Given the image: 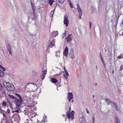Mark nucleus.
Segmentation results:
<instances>
[{
    "instance_id": "2f4dec72",
    "label": "nucleus",
    "mask_w": 123,
    "mask_h": 123,
    "mask_svg": "<svg viewBox=\"0 0 123 123\" xmlns=\"http://www.w3.org/2000/svg\"><path fill=\"white\" fill-rule=\"evenodd\" d=\"M47 70H43L42 72V74L45 75H46L47 73Z\"/></svg>"
},
{
    "instance_id": "f8f14e48",
    "label": "nucleus",
    "mask_w": 123,
    "mask_h": 123,
    "mask_svg": "<svg viewBox=\"0 0 123 123\" xmlns=\"http://www.w3.org/2000/svg\"><path fill=\"white\" fill-rule=\"evenodd\" d=\"M80 120V123H86L85 118L83 116L82 117Z\"/></svg>"
},
{
    "instance_id": "cd10ccee",
    "label": "nucleus",
    "mask_w": 123,
    "mask_h": 123,
    "mask_svg": "<svg viewBox=\"0 0 123 123\" xmlns=\"http://www.w3.org/2000/svg\"><path fill=\"white\" fill-rule=\"evenodd\" d=\"M120 16L119 14H118L117 16L116 17V19H117V21L115 23L116 24H117V22L118 21V20L119 18V17Z\"/></svg>"
},
{
    "instance_id": "4be33fe9",
    "label": "nucleus",
    "mask_w": 123,
    "mask_h": 123,
    "mask_svg": "<svg viewBox=\"0 0 123 123\" xmlns=\"http://www.w3.org/2000/svg\"><path fill=\"white\" fill-rule=\"evenodd\" d=\"M46 116L45 118L44 117L43 118V120L41 121V123H45L47 121V119H46Z\"/></svg>"
},
{
    "instance_id": "72a5a7b5",
    "label": "nucleus",
    "mask_w": 123,
    "mask_h": 123,
    "mask_svg": "<svg viewBox=\"0 0 123 123\" xmlns=\"http://www.w3.org/2000/svg\"><path fill=\"white\" fill-rule=\"evenodd\" d=\"M66 39L68 42L70 43L72 41V39Z\"/></svg>"
},
{
    "instance_id": "423d86ee",
    "label": "nucleus",
    "mask_w": 123,
    "mask_h": 123,
    "mask_svg": "<svg viewBox=\"0 0 123 123\" xmlns=\"http://www.w3.org/2000/svg\"><path fill=\"white\" fill-rule=\"evenodd\" d=\"M15 89V87L14 85L12 84L10 85L8 88H7V90L9 91H12Z\"/></svg>"
},
{
    "instance_id": "4d7b16f0",
    "label": "nucleus",
    "mask_w": 123,
    "mask_h": 123,
    "mask_svg": "<svg viewBox=\"0 0 123 123\" xmlns=\"http://www.w3.org/2000/svg\"><path fill=\"white\" fill-rule=\"evenodd\" d=\"M15 112L18 113H19V110L18 109H17V110H15Z\"/></svg>"
},
{
    "instance_id": "bb28decb",
    "label": "nucleus",
    "mask_w": 123,
    "mask_h": 123,
    "mask_svg": "<svg viewBox=\"0 0 123 123\" xmlns=\"http://www.w3.org/2000/svg\"><path fill=\"white\" fill-rule=\"evenodd\" d=\"M53 0H49V3L50 6H52L53 4Z\"/></svg>"
},
{
    "instance_id": "79ce46f5",
    "label": "nucleus",
    "mask_w": 123,
    "mask_h": 123,
    "mask_svg": "<svg viewBox=\"0 0 123 123\" xmlns=\"http://www.w3.org/2000/svg\"><path fill=\"white\" fill-rule=\"evenodd\" d=\"M2 93L4 95H5V96L7 98V97L6 96V93L5 91H4V92H2Z\"/></svg>"
},
{
    "instance_id": "2eb2a0df",
    "label": "nucleus",
    "mask_w": 123,
    "mask_h": 123,
    "mask_svg": "<svg viewBox=\"0 0 123 123\" xmlns=\"http://www.w3.org/2000/svg\"><path fill=\"white\" fill-rule=\"evenodd\" d=\"M115 121L116 122L115 123H120V121L117 116L115 117Z\"/></svg>"
},
{
    "instance_id": "e2e57ef3",
    "label": "nucleus",
    "mask_w": 123,
    "mask_h": 123,
    "mask_svg": "<svg viewBox=\"0 0 123 123\" xmlns=\"http://www.w3.org/2000/svg\"><path fill=\"white\" fill-rule=\"evenodd\" d=\"M64 76L65 77V78H66V80H67V81H68V76Z\"/></svg>"
},
{
    "instance_id": "5701e85b",
    "label": "nucleus",
    "mask_w": 123,
    "mask_h": 123,
    "mask_svg": "<svg viewBox=\"0 0 123 123\" xmlns=\"http://www.w3.org/2000/svg\"><path fill=\"white\" fill-rule=\"evenodd\" d=\"M65 74L64 73V72H63V73H64L63 75L64 76H69V74L68 72L67 71V70H66L65 71Z\"/></svg>"
},
{
    "instance_id": "9d476101",
    "label": "nucleus",
    "mask_w": 123,
    "mask_h": 123,
    "mask_svg": "<svg viewBox=\"0 0 123 123\" xmlns=\"http://www.w3.org/2000/svg\"><path fill=\"white\" fill-rule=\"evenodd\" d=\"M78 11L79 13V18L80 19H81V17L82 14V11L80 8H77Z\"/></svg>"
},
{
    "instance_id": "bf43d9fd",
    "label": "nucleus",
    "mask_w": 123,
    "mask_h": 123,
    "mask_svg": "<svg viewBox=\"0 0 123 123\" xmlns=\"http://www.w3.org/2000/svg\"><path fill=\"white\" fill-rule=\"evenodd\" d=\"M31 7H33L34 6V4H33L31 2Z\"/></svg>"
},
{
    "instance_id": "c03bdc74",
    "label": "nucleus",
    "mask_w": 123,
    "mask_h": 123,
    "mask_svg": "<svg viewBox=\"0 0 123 123\" xmlns=\"http://www.w3.org/2000/svg\"><path fill=\"white\" fill-rule=\"evenodd\" d=\"M92 25V23L90 21L89 22V27H90V29L91 28Z\"/></svg>"
},
{
    "instance_id": "864d4df0",
    "label": "nucleus",
    "mask_w": 123,
    "mask_h": 123,
    "mask_svg": "<svg viewBox=\"0 0 123 123\" xmlns=\"http://www.w3.org/2000/svg\"><path fill=\"white\" fill-rule=\"evenodd\" d=\"M2 114L3 115V116L4 117H6V118H7L6 115H5V113L4 112V113H3Z\"/></svg>"
},
{
    "instance_id": "ea45409f",
    "label": "nucleus",
    "mask_w": 123,
    "mask_h": 123,
    "mask_svg": "<svg viewBox=\"0 0 123 123\" xmlns=\"http://www.w3.org/2000/svg\"><path fill=\"white\" fill-rule=\"evenodd\" d=\"M123 69V65H122L120 66V68H119V70L120 71H121Z\"/></svg>"
},
{
    "instance_id": "f257e3e1",
    "label": "nucleus",
    "mask_w": 123,
    "mask_h": 123,
    "mask_svg": "<svg viewBox=\"0 0 123 123\" xmlns=\"http://www.w3.org/2000/svg\"><path fill=\"white\" fill-rule=\"evenodd\" d=\"M71 108L70 107L69 108L68 111H67L66 112L67 116L68 118L69 119L71 117V119L73 120L74 119V114L75 113L74 111L72 110L71 112Z\"/></svg>"
},
{
    "instance_id": "3c124183",
    "label": "nucleus",
    "mask_w": 123,
    "mask_h": 123,
    "mask_svg": "<svg viewBox=\"0 0 123 123\" xmlns=\"http://www.w3.org/2000/svg\"><path fill=\"white\" fill-rule=\"evenodd\" d=\"M9 106L11 108H12V105L11 104V103H10L9 104Z\"/></svg>"
},
{
    "instance_id": "9b49d317",
    "label": "nucleus",
    "mask_w": 123,
    "mask_h": 123,
    "mask_svg": "<svg viewBox=\"0 0 123 123\" xmlns=\"http://www.w3.org/2000/svg\"><path fill=\"white\" fill-rule=\"evenodd\" d=\"M26 40L29 44H30V43L31 44L35 43L34 42V39H26Z\"/></svg>"
},
{
    "instance_id": "09e8293b",
    "label": "nucleus",
    "mask_w": 123,
    "mask_h": 123,
    "mask_svg": "<svg viewBox=\"0 0 123 123\" xmlns=\"http://www.w3.org/2000/svg\"><path fill=\"white\" fill-rule=\"evenodd\" d=\"M8 51L9 52V54L10 55H11L12 54L11 50H8Z\"/></svg>"
},
{
    "instance_id": "a19ab883",
    "label": "nucleus",
    "mask_w": 123,
    "mask_h": 123,
    "mask_svg": "<svg viewBox=\"0 0 123 123\" xmlns=\"http://www.w3.org/2000/svg\"><path fill=\"white\" fill-rule=\"evenodd\" d=\"M74 49L73 48H71L70 49V53L74 54Z\"/></svg>"
},
{
    "instance_id": "6ab92c4d",
    "label": "nucleus",
    "mask_w": 123,
    "mask_h": 123,
    "mask_svg": "<svg viewBox=\"0 0 123 123\" xmlns=\"http://www.w3.org/2000/svg\"><path fill=\"white\" fill-rule=\"evenodd\" d=\"M4 72L1 70H0V77H3L4 76Z\"/></svg>"
},
{
    "instance_id": "a878e982",
    "label": "nucleus",
    "mask_w": 123,
    "mask_h": 123,
    "mask_svg": "<svg viewBox=\"0 0 123 123\" xmlns=\"http://www.w3.org/2000/svg\"><path fill=\"white\" fill-rule=\"evenodd\" d=\"M15 94L18 96V97L19 98V99H22V97L19 94L17 93H15Z\"/></svg>"
},
{
    "instance_id": "49530a36",
    "label": "nucleus",
    "mask_w": 123,
    "mask_h": 123,
    "mask_svg": "<svg viewBox=\"0 0 123 123\" xmlns=\"http://www.w3.org/2000/svg\"><path fill=\"white\" fill-rule=\"evenodd\" d=\"M1 89L3 90H4V89H3V87L2 86V85H0V90Z\"/></svg>"
},
{
    "instance_id": "f704fd0d",
    "label": "nucleus",
    "mask_w": 123,
    "mask_h": 123,
    "mask_svg": "<svg viewBox=\"0 0 123 123\" xmlns=\"http://www.w3.org/2000/svg\"><path fill=\"white\" fill-rule=\"evenodd\" d=\"M54 13V10H52L50 12V16L52 17L53 16V14Z\"/></svg>"
},
{
    "instance_id": "774afa93",
    "label": "nucleus",
    "mask_w": 123,
    "mask_h": 123,
    "mask_svg": "<svg viewBox=\"0 0 123 123\" xmlns=\"http://www.w3.org/2000/svg\"><path fill=\"white\" fill-rule=\"evenodd\" d=\"M7 102H8L9 104L11 103L10 102V101L8 100V99H7Z\"/></svg>"
},
{
    "instance_id": "0e129e2a",
    "label": "nucleus",
    "mask_w": 123,
    "mask_h": 123,
    "mask_svg": "<svg viewBox=\"0 0 123 123\" xmlns=\"http://www.w3.org/2000/svg\"><path fill=\"white\" fill-rule=\"evenodd\" d=\"M68 98V101H69V102H70L71 100L73 99V98Z\"/></svg>"
},
{
    "instance_id": "13d9d810",
    "label": "nucleus",
    "mask_w": 123,
    "mask_h": 123,
    "mask_svg": "<svg viewBox=\"0 0 123 123\" xmlns=\"http://www.w3.org/2000/svg\"><path fill=\"white\" fill-rule=\"evenodd\" d=\"M33 75H34L35 76L36 74V73H37L34 71H33Z\"/></svg>"
},
{
    "instance_id": "603ef678",
    "label": "nucleus",
    "mask_w": 123,
    "mask_h": 123,
    "mask_svg": "<svg viewBox=\"0 0 123 123\" xmlns=\"http://www.w3.org/2000/svg\"><path fill=\"white\" fill-rule=\"evenodd\" d=\"M100 58H101V60L102 59H103V57H102V55L101 54V52L100 53Z\"/></svg>"
},
{
    "instance_id": "37998d69",
    "label": "nucleus",
    "mask_w": 123,
    "mask_h": 123,
    "mask_svg": "<svg viewBox=\"0 0 123 123\" xmlns=\"http://www.w3.org/2000/svg\"><path fill=\"white\" fill-rule=\"evenodd\" d=\"M1 68H2V69L3 71H5L6 70V69L3 66Z\"/></svg>"
},
{
    "instance_id": "052dcab7",
    "label": "nucleus",
    "mask_w": 123,
    "mask_h": 123,
    "mask_svg": "<svg viewBox=\"0 0 123 123\" xmlns=\"http://www.w3.org/2000/svg\"><path fill=\"white\" fill-rule=\"evenodd\" d=\"M92 123H94V122L95 121V117H93L92 119Z\"/></svg>"
},
{
    "instance_id": "de8ad7c7",
    "label": "nucleus",
    "mask_w": 123,
    "mask_h": 123,
    "mask_svg": "<svg viewBox=\"0 0 123 123\" xmlns=\"http://www.w3.org/2000/svg\"><path fill=\"white\" fill-rule=\"evenodd\" d=\"M5 43H6V45H9V43H8V41H6V40L5 41Z\"/></svg>"
},
{
    "instance_id": "ddd939ff",
    "label": "nucleus",
    "mask_w": 123,
    "mask_h": 123,
    "mask_svg": "<svg viewBox=\"0 0 123 123\" xmlns=\"http://www.w3.org/2000/svg\"><path fill=\"white\" fill-rule=\"evenodd\" d=\"M113 105L114 106L116 109V110L118 111H119V109L118 108V106L117 105L116 103L114 102L113 103Z\"/></svg>"
},
{
    "instance_id": "6e6552de",
    "label": "nucleus",
    "mask_w": 123,
    "mask_h": 123,
    "mask_svg": "<svg viewBox=\"0 0 123 123\" xmlns=\"http://www.w3.org/2000/svg\"><path fill=\"white\" fill-rule=\"evenodd\" d=\"M50 81L52 83L54 84H55L58 82V80L54 78H51L50 80Z\"/></svg>"
},
{
    "instance_id": "a211bd4d",
    "label": "nucleus",
    "mask_w": 123,
    "mask_h": 123,
    "mask_svg": "<svg viewBox=\"0 0 123 123\" xmlns=\"http://www.w3.org/2000/svg\"><path fill=\"white\" fill-rule=\"evenodd\" d=\"M105 101H107L108 102H109V103L112 104L114 102V101H112L110 99L108 98H106Z\"/></svg>"
},
{
    "instance_id": "c756f323",
    "label": "nucleus",
    "mask_w": 123,
    "mask_h": 123,
    "mask_svg": "<svg viewBox=\"0 0 123 123\" xmlns=\"http://www.w3.org/2000/svg\"><path fill=\"white\" fill-rule=\"evenodd\" d=\"M6 46H7V49L8 50H11V47L9 44V45H7Z\"/></svg>"
},
{
    "instance_id": "393cba45",
    "label": "nucleus",
    "mask_w": 123,
    "mask_h": 123,
    "mask_svg": "<svg viewBox=\"0 0 123 123\" xmlns=\"http://www.w3.org/2000/svg\"><path fill=\"white\" fill-rule=\"evenodd\" d=\"M117 57L119 59H121L123 58V53L120 54L119 56H118Z\"/></svg>"
},
{
    "instance_id": "dca6fc26",
    "label": "nucleus",
    "mask_w": 123,
    "mask_h": 123,
    "mask_svg": "<svg viewBox=\"0 0 123 123\" xmlns=\"http://www.w3.org/2000/svg\"><path fill=\"white\" fill-rule=\"evenodd\" d=\"M69 57L70 58L73 59L74 57V54L70 53L68 55Z\"/></svg>"
},
{
    "instance_id": "7c9ffc66",
    "label": "nucleus",
    "mask_w": 123,
    "mask_h": 123,
    "mask_svg": "<svg viewBox=\"0 0 123 123\" xmlns=\"http://www.w3.org/2000/svg\"><path fill=\"white\" fill-rule=\"evenodd\" d=\"M45 75H43L42 74L41 76V78L42 80H44L45 77Z\"/></svg>"
},
{
    "instance_id": "20e7f679",
    "label": "nucleus",
    "mask_w": 123,
    "mask_h": 123,
    "mask_svg": "<svg viewBox=\"0 0 123 123\" xmlns=\"http://www.w3.org/2000/svg\"><path fill=\"white\" fill-rule=\"evenodd\" d=\"M64 24L66 25V26L67 27L68 26L69 23V21L68 20V17L65 16L64 17Z\"/></svg>"
},
{
    "instance_id": "5fc2aeb1",
    "label": "nucleus",
    "mask_w": 123,
    "mask_h": 123,
    "mask_svg": "<svg viewBox=\"0 0 123 123\" xmlns=\"http://www.w3.org/2000/svg\"><path fill=\"white\" fill-rule=\"evenodd\" d=\"M7 112L9 114L10 113V110L9 108H8L7 110Z\"/></svg>"
},
{
    "instance_id": "6e6d98bb",
    "label": "nucleus",
    "mask_w": 123,
    "mask_h": 123,
    "mask_svg": "<svg viewBox=\"0 0 123 123\" xmlns=\"http://www.w3.org/2000/svg\"><path fill=\"white\" fill-rule=\"evenodd\" d=\"M32 44V46L34 48H35L34 47L35 46L36 43L35 42V43H33Z\"/></svg>"
},
{
    "instance_id": "c85d7f7f",
    "label": "nucleus",
    "mask_w": 123,
    "mask_h": 123,
    "mask_svg": "<svg viewBox=\"0 0 123 123\" xmlns=\"http://www.w3.org/2000/svg\"><path fill=\"white\" fill-rule=\"evenodd\" d=\"M101 61L102 63L103 64L104 66V68H106V67L105 65V62H104L105 61L103 60V59H101Z\"/></svg>"
},
{
    "instance_id": "aec40b11",
    "label": "nucleus",
    "mask_w": 123,
    "mask_h": 123,
    "mask_svg": "<svg viewBox=\"0 0 123 123\" xmlns=\"http://www.w3.org/2000/svg\"><path fill=\"white\" fill-rule=\"evenodd\" d=\"M32 9L33 13L34 15V17L35 18V17H36V15L34 6L32 7Z\"/></svg>"
},
{
    "instance_id": "e433bc0d",
    "label": "nucleus",
    "mask_w": 123,
    "mask_h": 123,
    "mask_svg": "<svg viewBox=\"0 0 123 123\" xmlns=\"http://www.w3.org/2000/svg\"><path fill=\"white\" fill-rule=\"evenodd\" d=\"M71 35L70 34L68 35V36L66 38H72V37H71Z\"/></svg>"
},
{
    "instance_id": "0eeeda50",
    "label": "nucleus",
    "mask_w": 123,
    "mask_h": 123,
    "mask_svg": "<svg viewBox=\"0 0 123 123\" xmlns=\"http://www.w3.org/2000/svg\"><path fill=\"white\" fill-rule=\"evenodd\" d=\"M58 35V32L57 31H53L51 35L52 37H51V38H54Z\"/></svg>"
},
{
    "instance_id": "473e14b6",
    "label": "nucleus",
    "mask_w": 123,
    "mask_h": 123,
    "mask_svg": "<svg viewBox=\"0 0 123 123\" xmlns=\"http://www.w3.org/2000/svg\"><path fill=\"white\" fill-rule=\"evenodd\" d=\"M16 108L17 109H19V107L21 106V105H16Z\"/></svg>"
},
{
    "instance_id": "4468645a",
    "label": "nucleus",
    "mask_w": 123,
    "mask_h": 123,
    "mask_svg": "<svg viewBox=\"0 0 123 123\" xmlns=\"http://www.w3.org/2000/svg\"><path fill=\"white\" fill-rule=\"evenodd\" d=\"M68 98H73V94L72 92H69L68 94Z\"/></svg>"
},
{
    "instance_id": "412c9836",
    "label": "nucleus",
    "mask_w": 123,
    "mask_h": 123,
    "mask_svg": "<svg viewBox=\"0 0 123 123\" xmlns=\"http://www.w3.org/2000/svg\"><path fill=\"white\" fill-rule=\"evenodd\" d=\"M6 84V89H7V88H8L10 86V85H11L8 82H7L6 81H4V84Z\"/></svg>"
},
{
    "instance_id": "680f3d73",
    "label": "nucleus",
    "mask_w": 123,
    "mask_h": 123,
    "mask_svg": "<svg viewBox=\"0 0 123 123\" xmlns=\"http://www.w3.org/2000/svg\"><path fill=\"white\" fill-rule=\"evenodd\" d=\"M69 5H70L71 7V8H73L74 7L72 4L71 3V4H70Z\"/></svg>"
},
{
    "instance_id": "69168bd1",
    "label": "nucleus",
    "mask_w": 123,
    "mask_h": 123,
    "mask_svg": "<svg viewBox=\"0 0 123 123\" xmlns=\"http://www.w3.org/2000/svg\"><path fill=\"white\" fill-rule=\"evenodd\" d=\"M110 70H111L112 69V67L111 66L110 67Z\"/></svg>"
},
{
    "instance_id": "f3484780",
    "label": "nucleus",
    "mask_w": 123,
    "mask_h": 123,
    "mask_svg": "<svg viewBox=\"0 0 123 123\" xmlns=\"http://www.w3.org/2000/svg\"><path fill=\"white\" fill-rule=\"evenodd\" d=\"M8 95L9 97H10V98L14 100H15L16 98V97L14 96L13 95H12L11 94H9Z\"/></svg>"
},
{
    "instance_id": "4c0bfd02",
    "label": "nucleus",
    "mask_w": 123,
    "mask_h": 123,
    "mask_svg": "<svg viewBox=\"0 0 123 123\" xmlns=\"http://www.w3.org/2000/svg\"><path fill=\"white\" fill-rule=\"evenodd\" d=\"M59 1L61 4H62L65 1V0H58Z\"/></svg>"
},
{
    "instance_id": "b1692460",
    "label": "nucleus",
    "mask_w": 123,
    "mask_h": 123,
    "mask_svg": "<svg viewBox=\"0 0 123 123\" xmlns=\"http://www.w3.org/2000/svg\"><path fill=\"white\" fill-rule=\"evenodd\" d=\"M0 112L2 114L4 112H5L7 114V113H6V112H5V111L4 110H2L1 107H0Z\"/></svg>"
},
{
    "instance_id": "338daca9",
    "label": "nucleus",
    "mask_w": 123,
    "mask_h": 123,
    "mask_svg": "<svg viewBox=\"0 0 123 123\" xmlns=\"http://www.w3.org/2000/svg\"><path fill=\"white\" fill-rule=\"evenodd\" d=\"M59 75V74H56L54 75V77H56Z\"/></svg>"
},
{
    "instance_id": "39448f33",
    "label": "nucleus",
    "mask_w": 123,
    "mask_h": 123,
    "mask_svg": "<svg viewBox=\"0 0 123 123\" xmlns=\"http://www.w3.org/2000/svg\"><path fill=\"white\" fill-rule=\"evenodd\" d=\"M68 49L67 46L65 47L63 52V55L65 56H67L68 54Z\"/></svg>"
},
{
    "instance_id": "8fccbe9b",
    "label": "nucleus",
    "mask_w": 123,
    "mask_h": 123,
    "mask_svg": "<svg viewBox=\"0 0 123 123\" xmlns=\"http://www.w3.org/2000/svg\"><path fill=\"white\" fill-rule=\"evenodd\" d=\"M4 81L3 82V86H4V88H6V84H4Z\"/></svg>"
},
{
    "instance_id": "c9c22d12",
    "label": "nucleus",
    "mask_w": 123,
    "mask_h": 123,
    "mask_svg": "<svg viewBox=\"0 0 123 123\" xmlns=\"http://www.w3.org/2000/svg\"><path fill=\"white\" fill-rule=\"evenodd\" d=\"M2 105L4 107L6 106L7 105V103L6 102H3Z\"/></svg>"
},
{
    "instance_id": "58836bf2",
    "label": "nucleus",
    "mask_w": 123,
    "mask_h": 123,
    "mask_svg": "<svg viewBox=\"0 0 123 123\" xmlns=\"http://www.w3.org/2000/svg\"><path fill=\"white\" fill-rule=\"evenodd\" d=\"M50 51V47H47V48L46 49V52L49 53V51Z\"/></svg>"
},
{
    "instance_id": "1a4fd4ad",
    "label": "nucleus",
    "mask_w": 123,
    "mask_h": 123,
    "mask_svg": "<svg viewBox=\"0 0 123 123\" xmlns=\"http://www.w3.org/2000/svg\"><path fill=\"white\" fill-rule=\"evenodd\" d=\"M52 41L50 40L49 41V44L48 46V47H49L50 48H51L52 47H53L55 45V44H53L52 43V42L54 41V39H52Z\"/></svg>"
},
{
    "instance_id": "a18cd8bd",
    "label": "nucleus",
    "mask_w": 123,
    "mask_h": 123,
    "mask_svg": "<svg viewBox=\"0 0 123 123\" xmlns=\"http://www.w3.org/2000/svg\"><path fill=\"white\" fill-rule=\"evenodd\" d=\"M66 35V32L65 31V33H63V36L62 38H63L64 37H65Z\"/></svg>"
},
{
    "instance_id": "f03ea898",
    "label": "nucleus",
    "mask_w": 123,
    "mask_h": 123,
    "mask_svg": "<svg viewBox=\"0 0 123 123\" xmlns=\"http://www.w3.org/2000/svg\"><path fill=\"white\" fill-rule=\"evenodd\" d=\"M23 101V98L19 99L16 98L14 102L15 103V105H21L22 104Z\"/></svg>"
},
{
    "instance_id": "7ed1b4c3",
    "label": "nucleus",
    "mask_w": 123,
    "mask_h": 123,
    "mask_svg": "<svg viewBox=\"0 0 123 123\" xmlns=\"http://www.w3.org/2000/svg\"><path fill=\"white\" fill-rule=\"evenodd\" d=\"M79 30L82 34H85L86 33V29L85 27H82L80 28L79 29Z\"/></svg>"
}]
</instances>
